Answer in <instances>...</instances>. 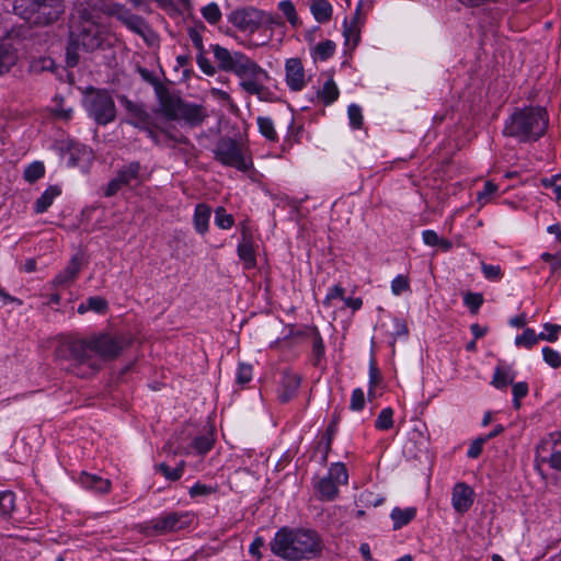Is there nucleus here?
Returning <instances> with one entry per match:
<instances>
[{
  "label": "nucleus",
  "instance_id": "4c0bfd02",
  "mask_svg": "<svg viewBox=\"0 0 561 561\" xmlns=\"http://www.w3.org/2000/svg\"><path fill=\"white\" fill-rule=\"evenodd\" d=\"M335 432H336V422L332 421L329 424V426L323 435L322 442L319 444V448H322V450H323L322 460L324 462L328 460V455L331 450V445H332V440L335 435Z\"/></svg>",
  "mask_w": 561,
  "mask_h": 561
},
{
  "label": "nucleus",
  "instance_id": "5fc2aeb1",
  "mask_svg": "<svg viewBox=\"0 0 561 561\" xmlns=\"http://www.w3.org/2000/svg\"><path fill=\"white\" fill-rule=\"evenodd\" d=\"M312 354L314 357V365H318L320 359L324 355V344L322 341V337L320 336V333L316 330L312 339Z\"/></svg>",
  "mask_w": 561,
  "mask_h": 561
},
{
  "label": "nucleus",
  "instance_id": "ddd939ff",
  "mask_svg": "<svg viewBox=\"0 0 561 561\" xmlns=\"http://www.w3.org/2000/svg\"><path fill=\"white\" fill-rule=\"evenodd\" d=\"M110 13L115 15L128 30L140 35L146 42H149V38L153 36V32L145 19L131 13L124 7L115 4Z\"/></svg>",
  "mask_w": 561,
  "mask_h": 561
},
{
  "label": "nucleus",
  "instance_id": "4468645a",
  "mask_svg": "<svg viewBox=\"0 0 561 561\" xmlns=\"http://www.w3.org/2000/svg\"><path fill=\"white\" fill-rule=\"evenodd\" d=\"M70 36L78 42L85 51H93L101 47L103 43L102 32L98 24L89 23L85 26L70 30Z\"/></svg>",
  "mask_w": 561,
  "mask_h": 561
},
{
  "label": "nucleus",
  "instance_id": "c756f323",
  "mask_svg": "<svg viewBox=\"0 0 561 561\" xmlns=\"http://www.w3.org/2000/svg\"><path fill=\"white\" fill-rule=\"evenodd\" d=\"M18 60L16 51L10 44H0V75L9 71Z\"/></svg>",
  "mask_w": 561,
  "mask_h": 561
},
{
  "label": "nucleus",
  "instance_id": "aec40b11",
  "mask_svg": "<svg viewBox=\"0 0 561 561\" xmlns=\"http://www.w3.org/2000/svg\"><path fill=\"white\" fill-rule=\"evenodd\" d=\"M242 241L238 245V255L243 261L245 268H252L255 265V256L251 242V232L243 225L242 226Z\"/></svg>",
  "mask_w": 561,
  "mask_h": 561
},
{
  "label": "nucleus",
  "instance_id": "13d9d810",
  "mask_svg": "<svg viewBox=\"0 0 561 561\" xmlns=\"http://www.w3.org/2000/svg\"><path fill=\"white\" fill-rule=\"evenodd\" d=\"M365 407V394L360 388H356L352 392L350 408L353 411H360Z\"/></svg>",
  "mask_w": 561,
  "mask_h": 561
},
{
  "label": "nucleus",
  "instance_id": "4be33fe9",
  "mask_svg": "<svg viewBox=\"0 0 561 561\" xmlns=\"http://www.w3.org/2000/svg\"><path fill=\"white\" fill-rule=\"evenodd\" d=\"M79 481L83 488L99 493H106L111 488L110 480L87 472L81 473Z\"/></svg>",
  "mask_w": 561,
  "mask_h": 561
},
{
  "label": "nucleus",
  "instance_id": "7ed1b4c3",
  "mask_svg": "<svg viewBox=\"0 0 561 561\" xmlns=\"http://www.w3.org/2000/svg\"><path fill=\"white\" fill-rule=\"evenodd\" d=\"M548 113L545 107L529 106L516 110L505 122L503 134L522 142L537 141L547 131Z\"/></svg>",
  "mask_w": 561,
  "mask_h": 561
},
{
  "label": "nucleus",
  "instance_id": "4d7b16f0",
  "mask_svg": "<svg viewBox=\"0 0 561 561\" xmlns=\"http://www.w3.org/2000/svg\"><path fill=\"white\" fill-rule=\"evenodd\" d=\"M107 306V301L99 296L90 297L87 300V308L98 313H105Z\"/></svg>",
  "mask_w": 561,
  "mask_h": 561
},
{
  "label": "nucleus",
  "instance_id": "9d476101",
  "mask_svg": "<svg viewBox=\"0 0 561 561\" xmlns=\"http://www.w3.org/2000/svg\"><path fill=\"white\" fill-rule=\"evenodd\" d=\"M229 22L239 31L244 33H254L261 26L280 25V16L257 10L255 8H245L233 11L228 16Z\"/></svg>",
  "mask_w": 561,
  "mask_h": 561
},
{
  "label": "nucleus",
  "instance_id": "20e7f679",
  "mask_svg": "<svg viewBox=\"0 0 561 561\" xmlns=\"http://www.w3.org/2000/svg\"><path fill=\"white\" fill-rule=\"evenodd\" d=\"M118 101L127 113L126 123L145 130L147 136L157 145L172 147L171 142L185 144L187 139L183 136H174L167 129H159L153 116L147 111L145 104L129 100L126 95H119Z\"/></svg>",
  "mask_w": 561,
  "mask_h": 561
},
{
  "label": "nucleus",
  "instance_id": "ea45409f",
  "mask_svg": "<svg viewBox=\"0 0 561 561\" xmlns=\"http://www.w3.org/2000/svg\"><path fill=\"white\" fill-rule=\"evenodd\" d=\"M393 426V410L391 408H385L378 414L375 427L380 431L390 430Z\"/></svg>",
  "mask_w": 561,
  "mask_h": 561
},
{
  "label": "nucleus",
  "instance_id": "49530a36",
  "mask_svg": "<svg viewBox=\"0 0 561 561\" xmlns=\"http://www.w3.org/2000/svg\"><path fill=\"white\" fill-rule=\"evenodd\" d=\"M232 215L227 214L224 207H217L215 210V225L220 229H229L233 226Z\"/></svg>",
  "mask_w": 561,
  "mask_h": 561
},
{
  "label": "nucleus",
  "instance_id": "393cba45",
  "mask_svg": "<svg viewBox=\"0 0 561 561\" xmlns=\"http://www.w3.org/2000/svg\"><path fill=\"white\" fill-rule=\"evenodd\" d=\"M80 268V260L78 257H72L66 268L55 277L54 283L58 286H66L70 284L77 277Z\"/></svg>",
  "mask_w": 561,
  "mask_h": 561
},
{
  "label": "nucleus",
  "instance_id": "f03ea898",
  "mask_svg": "<svg viewBox=\"0 0 561 561\" xmlns=\"http://www.w3.org/2000/svg\"><path fill=\"white\" fill-rule=\"evenodd\" d=\"M272 553L286 561H302L321 554L323 543L317 531L306 528H279L270 541Z\"/></svg>",
  "mask_w": 561,
  "mask_h": 561
},
{
  "label": "nucleus",
  "instance_id": "6ab92c4d",
  "mask_svg": "<svg viewBox=\"0 0 561 561\" xmlns=\"http://www.w3.org/2000/svg\"><path fill=\"white\" fill-rule=\"evenodd\" d=\"M301 378L297 374L286 373L283 376L280 388L278 390V400L282 403H287L297 393L300 387Z\"/></svg>",
  "mask_w": 561,
  "mask_h": 561
},
{
  "label": "nucleus",
  "instance_id": "603ef678",
  "mask_svg": "<svg viewBox=\"0 0 561 561\" xmlns=\"http://www.w3.org/2000/svg\"><path fill=\"white\" fill-rule=\"evenodd\" d=\"M347 115L350 118V123L353 128L358 129L363 125V114L362 108L356 104H351L347 108Z\"/></svg>",
  "mask_w": 561,
  "mask_h": 561
},
{
  "label": "nucleus",
  "instance_id": "c85d7f7f",
  "mask_svg": "<svg viewBox=\"0 0 561 561\" xmlns=\"http://www.w3.org/2000/svg\"><path fill=\"white\" fill-rule=\"evenodd\" d=\"M211 209L206 204H198L194 211V227L196 231L204 234L208 230V222Z\"/></svg>",
  "mask_w": 561,
  "mask_h": 561
},
{
  "label": "nucleus",
  "instance_id": "79ce46f5",
  "mask_svg": "<svg viewBox=\"0 0 561 561\" xmlns=\"http://www.w3.org/2000/svg\"><path fill=\"white\" fill-rule=\"evenodd\" d=\"M15 507V496L11 491H0V515H9Z\"/></svg>",
  "mask_w": 561,
  "mask_h": 561
},
{
  "label": "nucleus",
  "instance_id": "8fccbe9b",
  "mask_svg": "<svg viewBox=\"0 0 561 561\" xmlns=\"http://www.w3.org/2000/svg\"><path fill=\"white\" fill-rule=\"evenodd\" d=\"M463 302L472 313H477L483 304V296L480 293H467L463 297Z\"/></svg>",
  "mask_w": 561,
  "mask_h": 561
},
{
  "label": "nucleus",
  "instance_id": "c03bdc74",
  "mask_svg": "<svg viewBox=\"0 0 561 561\" xmlns=\"http://www.w3.org/2000/svg\"><path fill=\"white\" fill-rule=\"evenodd\" d=\"M335 47L336 46L333 41L327 39L316 45L313 51L318 58H320L321 60H327L328 58L333 56Z\"/></svg>",
  "mask_w": 561,
  "mask_h": 561
},
{
  "label": "nucleus",
  "instance_id": "f8f14e48",
  "mask_svg": "<svg viewBox=\"0 0 561 561\" xmlns=\"http://www.w3.org/2000/svg\"><path fill=\"white\" fill-rule=\"evenodd\" d=\"M192 523V515L184 512H171L152 518L146 529L152 535H165L186 528Z\"/></svg>",
  "mask_w": 561,
  "mask_h": 561
},
{
  "label": "nucleus",
  "instance_id": "0e129e2a",
  "mask_svg": "<svg viewBox=\"0 0 561 561\" xmlns=\"http://www.w3.org/2000/svg\"><path fill=\"white\" fill-rule=\"evenodd\" d=\"M481 268L484 277L488 279H499L502 277V271L499 265L482 263Z\"/></svg>",
  "mask_w": 561,
  "mask_h": 561
},
{
  "label": "nucleus",
  "instance_id": "cd10ccee",
  "mask_svg": "<svg viewBox=\"0 0 561 561\" xmlns=\"http://www.w3.org/2000/svg\"><path fill=\"white\" fill-rule=\"evenodd\" d=\"M415 515L416 510L414 507H408L403 510L400 507H394L390 514V517L393 522V529L398 530L408 525L412 519H414Z\"/></svg>",
  "mask_w": 561,
  "mask_h": 561
},
{
  "label": "nucleus",
  "instance_id": "f257e3e1",
  "mask_svg": "<svg viewBox=\"0 0 561 561\" xmlns=\"http://www.w3.org/2000/svg\"><path fill=\"white\" fill-rule=\"evenodd\" d=\"M126 343L122 336L102 333L88 340L61 339L54 356L60 368L81 378H87L100 369L96 357L103 360L116 358Z\"/></svg>",
  "mask_w": 561,
  "mask_h": 561
},
{
  "label": "nucleus",
  "instance_id": "9b49d317",
  "mask_svg": "<svg viewBox=\"0 0 561 561\" xmlns=\"http://www.w3.org/2000/svg\"><path fill=\"white\" fill-rule=\"evenodd\" d=\"M213 151L215 159L222 165L236 168L242 172L248 171L252 165L251 159L245 157L241 146L232 138H220Z\"/></svg>",
  "mask_w": 561,
  "mask_h": 561
},
{
  "label": "nucleus",
  "instance_id": "dca6fc26",
  "mask_svg": "<svg viewBox=\"0 0 561 561\" xmlns=\"http://www.w3.org/2000/svg\"><path fill=\"white\" fill-rule=\"evenodd\" d=\"M286 82L290 90L300 91L306 84L305 69L299 58H290L285 65Z\"/></svg>",
  "mask_w": 561,
  "mask_h": 561
},
{
  "label": "nucleus",
  "instance_id": "5701e85b",
  "mask_svg": "<svg viewBox=\"0 0 561 561\" xmlns=\"http://www.w3.org/2000/svg\"><path fill=\"white\" fill-rule=\"evenodd\" d=\"M138 73L144 81L151 84L153 87L156 96L158 99L159 104L164 100V98L171 92L165 84H163L157 77L153 76L151 71L146 68L138 67Z\"/></svg>",
  "mask_w": 561,
  "mask_h": 561
},
{
  "label": "nucleus",
  "instance_id": "e433bc0d",
  "mask_svg": "<svg viewBox=\"0 0 561 561\" xmlns=\"http://www.w3.org/2000/svg\"><path fill=\"white\" fill-rule=\"evenodd\" d=\"M69 154V164L72 167L79 165L81 160L89 161L91 158V151L85 146H71Z\"/></svg>",
  "mask_w": 561,
  "mask_h": 561
},
{
  "label": "nucleus",
  "instance_id": "bf43d9fd",
  "mask_svg": "<svg viewBox=\"0 0 561 561\" xmlns=\"http://www.w3.org/2000/svg\"><path fill=\"white\" fill-rule=\"evenodd\" d=\"M543 329L546 331H552V334H546V333L541 332V333L537 334V342L539 340H545L548 342H556L558 340V333L561 330V327L559 324L546 323L543 325Z\"/></svg>",
  "mask_w": 561,
  "mask_h": 561
},
{
  "label": "nucleus",
  "instance_id": "7c9ffc66",
  "mask_svg": "<svg viewBox=\"0 0 561 561\" xmlns=\"http://www.w3.org/2000/svg\"><path fill=\"white\" fill-rule=\"evenodd\" d=\"M317 488L324 501H333L339 494V484L328 476L319 480Z\"/></svg>",
  "mask_w": 561,
  "mask_h": 561
},
{
  "label": "nucleus",
  "instance_id": "a878e982",
  "mask_svg": "<svg viewBox=\"0 0 561 561\" xmlns=\"http://www.w3.org/2000/svg\"><path fill=\"white\" fill-rule=\"evenodd\" d=\"M310 11L319 23L328 22L332 16V5L328 0H312Z\"/></svg>",
  "mask_w": 561,
  "mask_h": 561
},
{
  "label": "nucleus",
  "instance_id": "6e6d98bb",
  "mask_svg": "<svg viewBox=\"0 0 561 561\" xmlns=\"http://www.w3.org/2000/svg\"><path fill=\"white\" fill-rule=\"evenodd\" d=\"M156 468L167 480L176 481L182 477V468H171L164 462L159 463Z\"/></svg>",
  "mask_w": 561,
  "mask_h": 561
},
{
  "label": "nucleus",
  "instance_id": "2f4dec72",
  "mask_svg": "<svg viewBox=\"0 0 561 561\" xmlns=\"http://www.w3.org/2000/svg\"><path fill=\"white\" fill-rule=\"evenodd\" d=\"M514 379L515 373H513L510 367L499 365L494 370L491 383L497 389H503L507 385H512Z\"/></svg>",
  "mask_w": 561,
  "mask_h": 561
},
{
  "label": "nucleus",
  "instance_id": "c9c22d12",
  "mask_svg": "<svg viewBox=\"0 0 561 561\" xmlns=\"http://www.w3.org/2000/svg\"><path fill=\"white\" fill-rule=\"evenodd\" d=\"M45 174L44 163L41 161H34L28 164L24 170V180L28 183H34Z\"/></svg>",
  "mask_w": 561,
  "mask_h": 561
},
{
  "label": "nucleus",
  "instance_id": "774afa93",
  "mask_svg": "<svg viewBox=\"0 0 561 561\" xmlns=\"http://www.w3.org/2000/svg\"><path fill=\"white\" fill-rule=\"evenodd\" d=\"M123 186V182L119 181V178L116 175L114 179H112L104 191V195L106 197L114 196Z\"/></svg>",
  "mask_w": 561,
  "mask_h": 561
},
{
  "label": "nucleus",
  "instance_id": "39448f33",
  "mask_svg": "<svg viewBox=\"0 0 561 561\" xmlns=\"http://www.w3.org/2000/svg\"><path fill=\"white\" fill-rule=\"evenodd\" d=\"M16 15L30 24L46 26L55 23L65 12L64 0H14Z\"/></svg>",
  "mask_w": 561,
  "mask_h": 561
},
{
  "label": "nucleus",
  "instance_id": "72a5a7b5",
  "mask_svg": "<svg viewBox=\"0 0 561 561\" xmlns=\"http://www.w3.org/2000/svg\"><path fill=\"white\" fill-rule=\"evenodd\" d=\"M259 130L267 140L276 142L278 140L277 133L274 127V123L270 117H257Z\"/></svg>",
  "mask_w": 561,
  "mask_h": 561
},
{
  "label": "nucleus",
  "instance_id": "473e14b6",
  "mask_svg": "<svg viewBox=\"0 0 561 561\" xmlns=\"http://www.w3.org/2000/svg\"><path fill=\"white\" fill-rule=\"evenodd\" d=\"M339 89L332 79L324 82L321 90L318 91V96L321 99L323 104L330 105L339 98Z\"/></svg>",
  "mask_w": 561,
  "mask_h": 561
},
{
  "label": "nucleus",
  "instance_id": "58836bf2",
  "mask_svg": "<svg viewBox=\"0 0 561 561\" xmlns=\"http://www.w3.org/2000/svg\"><path fill=\"white\" fill-rule=\"evenodd\" d=\"M56 64L50 57H38L31 61L30 68L34 73H41L44 71H54Z\"/></svg>",
  "mask_w": 561,
  "mask_h": 561
},
{
  "label": "nucleus",
  "instance_id": "052dcab7",
  "mask_svg": "<svg viewBox=\"0 0 561 561\" xmlns=\"http://www.w3.org/2000/svg\"><path fill=\"white\" fill-rule=\"evenodd\" d=\"M252 379V366L241 363L237 373V382L245 385Z\"/></svg>",
  "mask_w": 561,
  "mask_h": 561
},
{
  "label": "nucleus",
  "instance_id": "de8ad7c7",
  "mask_svg": "<svg viewBox=\"0 0 561 561\" xmlns=\"http://www.w3.org/2000/svg\"><path fill=\"white\" fill-rule=\"evenodd\" d=\"M203 18L210 24H216L221 19V11L217 3L211 2L202 9Z\"/></svg>",
  "mask_w": 561,
  "mask_h": 561
},
{
  "label": "nucleus",
  "instance_id": "bb28decb",
  "mask_svg": "<svg viewBox=\"0 0 561 561\" xmlns=\"http://www.w3.org/2000/svg\"><path fill=\"white\" fill-rule=\"evenodd\" d=\"M61 190L57 185H50L35 202V211L45 213L53 204L54 199L60 195Z\"/></svg>",
  "mask_w": 561,
  "mask_h": 561
},
{
  "label": "nucleus",
  "instance_id": "a18cd8bd",
  "mask_svg": "<svg viewBox=\"0 0 561 561\" xmlns=\"http://www.w3.org/2000/svg\"><path fill=\"white\" fill-rule=\"evenodd\" d=\"M81 46L71 36L66 47V62L68 67H75L79 62V49Z\"/></svg>",
  "mask_w": 561,
  "mask_h": 561
},
{
  "label": "nucleus",
  "instance_id": "e2e57ef3",
  "mask_svg": "<svg viewBox=\"0 0 561 561\" xmlns=\"http://www.w3.org/2000/svg\"><path fill=\"white\" fill-rule=\"evenodd\" d=\"M409 289V282L405 276L398 275L391 283V290L394 295H401Z\"/></svg>",
  "mask_w": 561,
  "mask_h": 561
},
{
  "label": "nucleus",
  "instance_id": "1a4fd4ad",
  "mask_svg": "<svg viewBox=\"0 0 561 561\" xmlns=\"http://www.w3.org/2000/svg\"><path fill=\"white\" fill-rule=\"evenodd\" d=\"M83 106L99 125H107L116 117L114 100L106 90L88 88L83 96Z\"/></svg>",
  "mask_w": 561,
  "mask_h": 561
},
{
  "label": "nucleus",
  "instance_id": "09e8293b",
  "mask_svg": "<svg viewBox=\"0 0 561 561\" xmlns=\"http://www.w3.org/2000/svg\"><path fill=\"white\" fill-rule=\"evenodd\" d=\"M515 344L517 346H525L527 348L533 347L535 344H537V334L535 330L527 328L524 330V332L516 336Z\"/></svg>",
  "mask_w": 561,
  "mask_h": 561
},
{
  "label": "nucleus",
  "instance_id": "37998d69",
  "mask_svg": "<svg viewBox=\"0 0 561 561\" xmlns=\"http://www.w3.org/2000/svg\"><path fill=\"white\" fill-rule=\"evenodd\" d=\"M278 9L293 26H297L299 24V19H298L295 5L291 1H289V0L280 1L278 3Z\"/></svg>",
  "mask_w": 561,
  "mask_h": 561
},
{
  "label": "nucleus",
  "instance_id": "3c124183",
  "mask_svg": "<svg viewBox=\"0 0 561 561\" xmlns=\"http://www.w3.org/2000/svg\"><path fill=\"white\" fill-rule=\"evenodd\" d=\"M216 491H217V486L207 485V484L197 482L193 486L190 488L188 494L191 497L208 496L210 494H214Z\"/></svg>",
  "mask_w": 561,
  "mask_h": 561
},
{
  "label": "nucleus",
  "instance_id": "6e6552de",
  "mask_svg": "<svg viewBox=\"0 0 561 561\" xmlns=\"http://www.w3.org/2000/svg\"><path fill=\"white\" fill-rule=\"evenodd\" d=\"M211 48L219 69L226 72H233L241 81L248 76H255L262 72V67L241 51L231 53L220 45H213Z\"/></svg>",
  "mask_w": 561,
  "mask_h": 561
},
{
  "label": "nucleus",
  "instance_id": "f704fd0d",
  "mask_svg": "<svg viewBox=\"0 0 561 561\" xmlns=\"http://www.w3.org/2000/svg\"><path fill=\"white\" fill-rule=\"evenodd\" d=\"M328 477L334 480L339 485H345L348 482V473L345 465L342 462L332 463Z\"/></svg>",
  "mask_w": 561,
  "mask_h": 561
},
{
  "label": "nucleus",
  "instance_id": "0eeeda50",
  "mask_svg": "<svg viewBox=\"0 0 561 561\" xmlns=\"http://www.w3.org/2000/svg\"><path fill=\"white\" fill-rule=\"evenodd\" d=\"M211 48L219 69L226 72H233L241 81L248 76H255L262 72V67L241 51L231 53L220 45H213Z\"/></svg>",
  "mask_w": 561,
  "mask_h": 561
},
{
  "label": "nucleus",
  "instance_id": "69168bd1",
  "mask_svg": "<svg viewBox=\"0 0 561 561\" xmlns=\"http://www.w3.org/2000/svg\"><path fill=\"white\" fill-rule=\"evenodd\" d=\"M486 443L482 437L476 438L469 446V449L467 451V456L469 458L476 459L478 458L482 453V447Z\"/></svg>",
  "mask_w": 561,
  "mask_h": 561
},
{
  "label": "nucleus",
  "instance_id": "412c9836",
  "mask_svg": "<svg viewBox=\"0 0 561 561\" xmlns=\"http://www.w3.org/2000/svg\"><path fill=\"white\" fill-rule=\"evenodd\" d=\"M70 23V30L85 26L89 23L98 24L95 22L93 11L84 3H79L75 7Z\"/></svg>",
  "mask_w": 561,
  "mask_h": 561
},
{
  "label": "nucleus",
  "instance_id": "f3484780",
  "mask_svg": "<svg viewBox=\"0 0 561 561\" xmlns=\"http://www.w3.org/2000/svg\"><path fill=\"white\" fill-rule=\"evenodd\" d=\"M145 171L139 161H130L123 167H121L117 171V176L123 184L131 185V184H140L145 180Z\"/></svg>",
  "mask_w": 561,
  "mask_h": 561
},
{
  "label": "nucleus",
  "instance_id": "864d4df0",
  "mask_svg": "<svg viewBox=\"0 0 561 561\" xmlns=\"http://www.w3.org/2000/svg\"><path fill=\"white\" fill-rule=\"evenodd\" d=\"M543 360L552 368H559L561 366V355L551 347L542 348Z\"/></svg>",
  "mask_w": 561,
  "mask_h": 561
},
{
  "label": "nucleus",
  "instance_id": "a211bd4d",
  "mask_svg": "<svg viewBox=\"0 0 561 561\" xmlns=\"http://www.w3.org/2000/svg\"><path fill=\"white\" fill-rule=\"evenodd\" d=\"M451 503L456 512H467L473 503V490L466 483H457L453 489Z\"/></svg>",
  "mask_w": 561,
  "mask_h": 561
},
{
  "label": "nucleus",
  "instance_id": "423d86ee",
  "mask_svg": "<svg viewBox=\"0 0 561 561\" xmlns=\"http://www.w3.org/2000/svg\"><path fill=\"white\" fill-rule=\"evenodd\" d=\"M157 113H161L169 121H184L191 126L202 124L207 116L202 105L184 102L174 92H170L164 98Z\"/></svg>",
  "mask_w": 561,
  "mask_h": 561
},
{
  "label": "nucleus",
  "instance_id": "338daca9",
  "mask_svg": "<svg viewBox=\"0 0 561 561\" xmlns=\"http://www.w3.org/2000/svg\"><path fill=\"white\" fill-rule=\"evenodd\" d=\"M55 101L58 103L57 106L53 110V113L59 117V118H62V119H69L71 117V114H72V108H64L61 106V103L64 101V99L61 96H56L55 98Z\"/></svg>",
  "mask_w": 561,
  "mask_h": 561
},
{
  "label": "nucleus",
  "instance_id": "a19ab883",
  "mask_svg": "<svg viewBox=\"0 0 561 561\" xmlns=\"http://www.w3.org/2000/svg\"><path fill=\"white\" fill-rule=\"evenodd\" d=\"M214 446V438L211 435L197 436L192 442V447L198 455L207 454Z\"/></svg>",
  "mask_w": 561,
  "mask_h": 561
},
{
  "label": "nucleus",
  "instance_id": "b1692460",
  "mask_svg": "<svg viewBox=\"0 0 561 561\" xmlns=\"http://www.w3.org/2000/svg\"><path fill=\"white\" fill-rule=\"evenodd\" d=\"M548 443H543L542 446L538 447V449H537V454H538L537 458H540L541 462L549 463V466L552 469L561 471V449L558 448L559 446H561V439H554L553 440V445L551 447V454L548 457L541 455V451L546 450V445Z\"/></svg>",
  "mask_w": 561,
  "mask_h": 561
},
{
  "label": "nucleus",
  "instance_id": "680f3d73",
  "mask_svg": "<svg viewBox=\"0 0 561 561\" xmlns=\"http://www.w3.org/2000/svg\"><path fill=\"white\" fill-rule=\"evenodd\" d=\"M196 61L198 67L205 75L213 76L216 72L215 67L211 65L210 60L205 56L204 51L198 53Z\"/></svg>",
  "mask_w": 561,
  "mask_h": 561
},
{
  "label": "nucleus",
  "instance_id": "2eb2a0df",
  "mask_svg": "<svg viewBox=\"0 0 561 561\" xmlns=\"http://www.w3.org/2000/svg\"><path fill=\"white\" fill-rule=\"evenodd\" d=\"M268 79L267 72L262 68V72L255 76H248L240 82V87L250 94H255L261 101L272 102L273 93L263 84V80Z\"/></svg>",
  "mask_w": 561,
  "mask_h": 561
}]
</instances>
